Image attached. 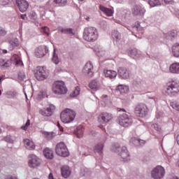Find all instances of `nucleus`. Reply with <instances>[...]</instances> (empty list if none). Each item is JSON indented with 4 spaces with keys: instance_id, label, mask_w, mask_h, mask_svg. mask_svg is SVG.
<instances>
[{
    "instance_id": "nucleus-17",
    "label": "nucleus",
    "mask_w": 179,
    "mask_h": 179,
    "mask_svg": "<svg viewBox=\"0 0 179 179\" xmlns=\"http://www.w3.org/2000/svg\"><path fill=\"white\" fill-rule=\"evenodd\" d=\"M117 73L122 79H128L129 78V72L124 67H120L117 70Z\"/></svg>"
},
{
    "instance_id": "nucleus-8",
    "label": "nucleus",
    "mask_w": 179,
    "mask_h": 179,
    "mask_svg": "<svg viewBox=\"0 0 179 179\" xmlns=\"http://www.w3.org/2000/svg\"><path fill=\"white\" fill-rule=\"evenodd\" d=\"M118 121L120 125L124 127H130L133 122L132 117L125 113L119 117Z\"/></svg>"
},
{
    "instance_id": "nucleus-3",
    "label": "nucleus",
    "mask_w": 179,
    "mask_h": 179,
    "mask_svg": "<svg viewBox=\"0 0 179 179\" xmlns=\"http://www.w3.org/2000/svg\"><path fill=\"white\" fill-rule=\"evenodd\" d=\"M112 150L115 152H118V155L120 157L121 162H128L129 160V152L127 149V147L120 148L118 144L114 145L112 147Z\"/></svg>"
},
{
    "instance_id": "nucleus-21",
    "label": "nucleus",
    "mask_w": 179,
    "mask_h": 179,
    "mask_svg": "<svg viewBox=\"0 0 179 179\" xmlns=\"http://www.w3.org/2000/svg\"><path fill=\"white\" fill-rule=\"evenodd\" d=\"M100 10L103 12L106 16H113V14L114 12L113 11V9L108 8L107 7H105L104 6H99Z\"/></svg>"
},
{
    "instance_id": "nucleus-48",
    "label": "nucleus",
    "mask_w": 179,
    "mask_h": 179,
    "mask_svg": "<svg viewBox=\"0 0 179 179\" xmlns=\"http://www.w3.org/2000/svg\"><path fill=\"white\" fill-rule=\"evenodd\" d=\"M165 3L167 4H172L173 3V0H164Z\"/></svg>"
},
{
    "instance_id": "nucleus-27",
    "label": "nucleus",
    "mask_w": 179,
    "mask_h": 179,
    "mask_svg": "<svg viewBox=\"0 0 179 179\" xmlns=\"http://www.w3.org/2000/svg\"><path fill=\"white\" fill-rule=\"evenodd\" d=\"M172 53L174 57H179V43H176L173 45Z\"/></svg>"
},
{
    "instance_id": "nucleus-62",
    "label": "nucleus",
    "mask_w": 179,
    "mask_h": 179,
    "mask_svg": "<svg viewBox=\"0 0 179 179\" xmlns=\"http://www.w3.org/2000/svg\"><path fill=\"white\" fill-rule=\"evenodd\" d=\"M1 94H2V91H1V90H0V96H1Z\"/></svg>"
},
{
    "instance_id": "nucleus-54",
    "label": "nucleus",
    "mask_w": 179,
    "mask_h": 179,
    "mask_svg": "<svg viewBox=\"0 0 179 179\" xmlns=\"http://www.w3.org/2000/svg\"><path fill=\"white\" fill-rule=\"evenodd\" d=\"M59 131H61L62 132H64V127H62V126H61L60 127H59Z\"/></svg>"
},
{
    "instance_id": "nucleus-35",
    "label": "nucleus",
    "mask_w": 179,
    "mask_h": 179,
    "mask_svg": "<svg viewBox=\"0 0 179 179\" xmlns=\"http://www.w3.org/2000/svg\"><path fill=\"white\" fill-rule=\"evenodd\" d=\"M54 2L58 6H65L66 5V0H54Z\"/></svg>"
},
{
    "instance_id": "nucleus-47",
    "label": "nucleus",
    "mask_w": 179,
    "mask_h": 179,
    "mask_svg": "<svg viewBox=\"0 0 179 179\" xmlns=\"http://www.w3.org/2000/svg\"><path fill=\"white\" fill-rule=\"evenodd\" d=\"M6 34V31L3 29V28L0 27V36H5Z\"/></svg>"
},
{
    "instance_id": "nucleus-29",
    "label": "nucleus",
    "mask_w": 179,
    "mask_h": 179,
    "mask_svg": "<svg viewBox=\"0 0 179 179\" xmlns=\"http://www.w3.org/2000/svg\"><path fill=\"white\" fill-rule=\"evenodd\" d=\"M9 44H10L9 50L10 51H12V50H13L15 47H17V45H19V40L17 38L11 40L9 41Z\"/></svg>"
},
{
    "instance_id": "nucleus-61",
    "label": "nucleus",
    "mask_w": 179,
    "mask_h": 179,
    "mask_svg": "<svg viewBox=\"0 0 179 179\" xmlns=\"http://www.w3.org/2000/svg\"><path fill=\"white\" fill-rule=\"evenodd\" d=\"M173 179H179L177 177H173Z\"/></svg>"
},
{
    "instance_id": "nucleus-13",
    "label": "nucleus",
    "mask_w": 179,
    "mask_h": 179,
    "mask_svg": "<svg viewBox=\"0 0 179 179\" xmlns=\"http://www.w3.org/2000/svg\"><path fill=\"white\" fill-rule=\"evenodd\" d=\"M54 111H55V106L52 104L50 105V106L48 107L46 109H41L39 111V113L41 114V115H43V117H51Z\"/></svg>"
},
{
    "instance_id": "nucleus-19",
    "label": "nucleus",
    "mask_w": 179,
    "mask_h": 179,
    "mask_svg": "<svg viewBox=\"0 0 179 179\" xmlns=\"http://www.w3.org/2000/svg\"><path fill=\"white\" fill-rule=\"evenodd\" d=\"M84 71L87 72L88 76H93V64H92V62H88L86 63Z\"/></svg>"
},
{
    "instance_id": "nucleus-24",
    "label": "nucleus",
    "mask_w": 179,
    "mask_h": 179,
    "mask_svg": "<svg viewBox=\"0 0 179 179\" xmlns=\"http://www.w3.org/2000/svg\"><path fill=\"white\" fill-rule=\"evenodd\" d=\"M43 155L45 157H46V159H54V152H52L50 148H45L43 150Z\"/></svg>"
},
{
    "instance_id": "nucleus-25",
    "label": "nucleus",
    "mask_w": 179,
    "mask_h": 179,
    "mask_svg": "<svg viewBox=\"0 0 179 179\" xmlns=\"http://www.w3.org/2000/svg\"><path fill=\"white\" fill-rule=\"evenodd\" d=\"M10 65H12V60L0 59V66H3V68H9Z\"/></svg>"
},
{
    "instance_id": "nucleus-9",
    "label": "nucleus",
    "mask_w": 179,
    "mask_h": 179,
    "mask_svg": "<svg viewBox=\"0 0 179 179\" xmlns=\"http://www.w3.org/2000/svg\"><path fill=\"white\" fill-rule=\"evenodd\" d=\"M164 174H166L164 168L162 166H158L152 171L151 177L154 179H162L164 177Z\"/></svg>"
},
{
    "instance_id": "nucleus-39",
    "label": "nucleus",
    "mask_w": 179,
    "mask_h": 179,
    "mask_svg": "<svg viewBox=\"0 0 179 179\" xmlns=\"http://www.w3.org/2000/svg\"><path fill=\"white\" fill-rule=\"evenodd\" d=\"M41 32L46 36H50V28L48 27H43L41 28Z\"/></svg>"
},
{
    "instance_id": "nucleus-33",
    "label": "nucleus",
    "mask_w": 179,
    "mask_h": 179,
    "mask_svg": "<svg viewBox=\"0 0 179 179\" xmlns=\"http://www.w3.org/2000/svg\"><path fill=\"white\" fill-rule=\"evenodd\" d=\"M103 148H104V145L101 143L98 144L95 146L94 151L96 153H101V151L103 150Z\"/></svg>"
},
{
    "instance_id": "nucleus-22",
    "label": "nucleus",
    "mask_w": 179,
    "mask_h": 179,
    "mask_svg": "<svg viewBox=\"0 0 179 179\" xmlns=\"http://www.w3.org/2000/svg\"><path fill=\"white\" fill-rule=\"evenodd\" d=\"M24 144L25 148H27L29 150H33L36 148L34 143L29 139H24Z\"/></svg>"
},
{
    "instance_id": "nucleus-5",
    "label": "nucleus",
    "mask_w": 179,
    "mask_h": 179,
    "mask_svg": "<svg viewBox=\"0 0 179 179\" xmlns=\"http://www.w3.org/2000/svg\"><path fill=\"white\" fill-rule=\"evenodd\" d=\"M179 92V84L175 81H171L167 83L165 87V93L169 96H176Z\"/></svg>"
},
{
    "instance_id": "nucleus-26",
    "label": "nucleus",
    "mask_w": 179,
    "mask_h": 179,
    "mask_svg": "<svg viewBox=\"0 0 179 179\" xmlns=\"http://www.w3.org/2000/svg\"><path fill=\"white\" fill-rule=\"evenodd\" d=\"M169 71L172 73H179V63H173L169 67Z\"/></svg>"
},
{
    "instance_id": "nucleus-28",
    "label": "nucleus",
    "mask_w": 179,
    "mask_h": 179,
    "mask_svg": "<svg viewBox=\"0 0 179 179\" xmlns=\"http://www.w3.org/2000/svg\"><path fill=\"white\" fill-rule=\"evenodd\" d=\"M85 133V127L83 126H78L76 131V134L78 138H82L83 136V134Z\"/></svg>"
},
{
    "instance_id": "nucleus-36",
    "label": "nucleus",
    "mask_w": 179,
    "mask_h": 179,
    "mask_svg": "<svg viewBox=\"0 0 179 179\" xmlns=\"http://www.w3.org/2000/svg\"><path fill=\"white\" fill-rule=\"evenodd\" d=\"M52 59V62H54V64H55L56 65L59 64V58H58V55L55 54V50L54 51L53 57Z\"/></svg>"
},
{
    "instance_id": "nucleus-44",
    "label": "nucleus",
    "mask_w": 179,
    "mask_h": 179,
    "mask_svg": "<svg viewBox=\"0 0 179 179\" xmlns=\"http://www.w3.org/2000/svg\"><path fill=\"white\" fill-rule=\"evenodd\" d=\"M30 125V120H27V122L25 123L24 126H22V129H24V131H26L27 128H29V126Z\"/></svg>"
},
{
    "instance_id": "nucleus-57",
    "label": "nucleus",
    "mask_w": 179,
    "mask_h": 179,
    "mask_svg": "<svg viewBox=\"0 0 179 179\" xmlns=\"http://www.w3.org/2000/svg\"><path fill=\"white\" fill-rule=\"evenodd\" d=\"M57 127H58V128H59L61 127V124H59V122H57Z\"/></svg>"
},
{
    "instance_id": "nucleus-50",
    "label": "nucleus",
    "mask_w": 179,
    "mask_h": 179,
    "mask_svg": "<svg viewBox=\"0 0 179 179\" xmlns=\"http://www.w3.org/2000/svg\"><path fill=\"white\" fill-rule=\"evenodd\" d=\"M48 179H54V175H52V173H50L48 176Z\"/></svg>"
},
{
    "instance_id": "nucleus-38",
    "label": "nucleus",
    "mask_w": 179,
    "mask_h": 179,
    "mask_svg": "<svg viewBox=\"0 0 179 179\" xmlns=\"http://www.w3.org/2000/svg\"><path fill=\"white\" fill-rule=\"evenodd\" d=\"M171 106L173 108V110H176V111H179V103L177 101H173L171 102Z\"/></svg>"
},
{
    "instance_id": "nucleus-14",
    "label": "nucleus",
    "mask_w": 179,
    "mask_h": 179,
    "mask_svg": "<svg viewBox=\"0 0 179 179\" xmlns=\"http://www.w3.org/2000/svg\"><path fill=\"white\" fill-rule=\"evenodd\" d=\"M132 13L134 16H144L146 10L141 6H135L132 9Z\"/></svg>"
},
{
    "instance_id": "nucleus-51",
    "label": "nucleus",
    "mask_w": 179,
    "mask_h": 179,
    "mask_svg": "<svg viewBox=\"0 0 179 179\" xmlns=\"http://www.w3.org/2000/svg\"><path fill=\"white\" fill-rule=\"evenodd\" d=\"M20 17L21 19H23V20H24V19H26V15H21Z\"/></svg>"
},
{
    "instance_id": "nucleus-52",
    "label": "nucleus",
    "mask_w": 179,
    "mask_h": 179,
    "mask_svg": "<svg viewBox=\"0 0 179 179\" xmlns=\"http://www.w3.org/2000/svg\"><path fill=\"white\" fill-rule=\"evenodd\" d=\"M176 142H177L178 145H179V134L176 137Z\"/></svg>"
},
{
    "instance_id": "nucleus-7",
    "label": "nucleus",
    "mask_w": 179,
    "mask_h": 179,
    "mask_svg": "<svg viewBox=\"0 0 179 179\" xmlns=\"http://www.w3.org/2000/svg\"><path fill=\"white\" fill-rule=\"evenodd\" d=\"M55 152L58 156H62V157H68L69 156L68 148L64 143H59L56 145Z\"/></svg>"
},
{
    "instance_id": "nucleus-4",
    "label": "nucleus",
    "mask_w": 179,
    "mask_h": 179,
    "mask_svg": "<svg viewBox=\"0 0 179 179\" xmlns=\"http://www.w3.org/2000/svg\"><path fill=\"white\" fill-rule=\"evenodd\" d=\"M52 92L55 94H65L68 92V89L65 86L64 81H55L52 85Z\"/></svg>"
},
{
    "instance_id": "nucleus-59",
    "label": "nucleus",
    "mask_w": 179,
    "mask_h": 179,
    "mask_svg": "<svg viewBox=\"0 0 179 179\" xmlns=\"http://www.w3.org/2000/svg\"><path fill=\"white\" fill-rule=\"evenodd\" d=\"M177 166H178V167H179V159L178 161Z\"/></svg>"
},
{
    "instance_id": "nucleus-49",
    "label": "nucleus",
    "mask_w": 179,
    "mask_h": 179,
    "mask_svg": "<svg viewBox=\"0 0 179 179\" xmlns=\"http://www.w3.org/2000/svg\"><path fill=\"white\" fill-rule=\"evenodd\" d=\"M117 111H122L123 113H127V110L124 108H117Z\"/></svg>"
},
{
    "instance_id": "nucleus-32",
    "label": "nucleus",
    "mask_w": 179,
    "mask_h": 179,
    "mask_svg": "<svg viewBox=\"0 0 179 179\" xmlns=\"http://www.w3.org/2000/svg\"><path fill=\"white\" fill-rule=\"evenodd\" d=\"M80 93V87H76L75 90H73L70 96L71 97H76V96H79Z\"/></svg>"
},
{
    "instance_id": "nucleus-42",
    "label": "nucleus",
    "mask_w": 179,
    "mask_h": 179,
    "mask_svg": "<svg viewBox=\"0 0 179 179\" xmlns=\"http://www.w3.org/2000/svg\"><path fill=\"white\" fill-rule=\"evenodd\" d=\"M152 128H153L157 132H162V127H160V126H159L157 124H152Z\"/></svg>"
},
{
    "instance_id": "nucleus-43",
    "label": "nucleus",
    "mask_w": 179,
    "mask_h": 179,
    "mask_svg": "<svg viewBox=\"0 0 179 179\" xmlns=\"http://www.w3.org/2000/svg\"><path fill=\"white\" fill-rule=\"evenodd\" d=\"M132 142L134 145H138V143L140 145H141V143H145V141L139 140L138 138H134L132 140Z\"/></svg>"
},
{
    "instance_id": "nucleus-40",
    "label": "nucleus",
    "mask_w": 179,
    "mask_h": 179,
    "mask_svg": "<svg viewBox=\"0 0 179 179\" xmlns=\"http://www.w3.org/2000/svg\"><path fill=\"white\" fill-rule=\"evenodd\" d=\"M43 135H44L45 138H46V139L50 140V139H52V138H54L52 133H50L48 131H44Z\"/></svg>"
},
{
    "instance_id": "nucleus-15",
    "label": "nucleus",
    "mask_w": 179,
    "mask_h": 179,
    "mask_svg": "<svg viewBox=\"0 0 179 179\" xmlns=\"http://www.w3.org/2000/svg\"><path fill=\"white\" fill-rule=\"evenodd\" d=\"M16 3L20 12H26L29 9V2L26 0H17Z\"/></svg>"
},
{
    "instance_id": "nucleus-6",
    "label": "nucleus",
    "mask_w": 179,
    "mask_h": 179,
    "mask_svg": "<svg viewBox=\"0 0 179 179\" xmlns=\"http://www.w3.org/2000/svg\"><path fill=\"white\" fill-rule=\"evenodd\" d=\"M134 113L136 117L143 118V117H146V115H148L149 113V108L145 103H138L136 106Z\"/></svg>"
},
{
    "instance_id": "nucleus-55",
    "label": "nucleus",
    "mask_w": 179,
    "mask_h": 179,
    "mask_svg": "<svg viewBox=\"0 0 179 179\" xmlns=\"http://www.w3.org/2000/svg\"><path fill=\"white\" fill-rule=\"evenodd\" d=\"M8 53V50H3V54H7Z\"/></svg>"
},
{
    "instance_id": "nucleus-16",
    "label": "nucleus",
    "mask_w": 179,
    "mask_h": 179,
    "mask_svg": "<svg viewBox=\"0 0 179 179\" xmlns=\"http://www.w3.org/2000/svg\"><path fill=\"white\" fill-rule=\"evenodd\" d=\"M47 54V48L44 46H39L35 51L36 58H43Z\"/></svg>"
},
{
    "instance_id": "nucleus-2",
    "label": "nucleus",
    "mask_w": 179,
    "mask_h": 179,
    "mask_svg": "<svg viewBox=\"0 0 179 179\" xmlns=\"http://www.w3.org/2000/svg\"><path fill=\"white\" fill-rule=\"evenodd\" d=\"M76 112L71 108H66L60 113V120L64 124H69L75 120Z\"/></svg>"
},
{
    "instance_id": "nucleus-60",
    "label": "nucleus",
    "mask_w": 179,
    "mask_h": 179,
    "mask_svg": "<svg viewBox=\"0 0 179 179\" xmlns=\"http://www.w3.org/2000/svg\"><path fill=\"white\" fill-rule=\"evenodd\" d=\"M85 0H78L79 2H83Z\"/></svg>"
},
{
    "instance_id": "nucleus-34",
    "label": "nucleus",
    "mask_w": 179,
    "mask_h": 179,
    "mask_svg": "<svg viewBox=\"0 0 179 179\" xmlns=\"http://www.w3.org/2000/svg\"><path fill=\"white\" fill-rule=\"evenodd\" d=\"M112 37L114 40H120L121 38V34L117 31H113L112 32Z\"/></svg>"
},
{
    "instance_id": "nucleus-20",
    "label": "nucleus",
    "mask_w": 179,
    "mask_h": 179,
    "mask_svg": "<svg viewBox=\"0 0 179 179\" xmlns=\"http://www.w3.org/2000/svg\"><path fill=\"white\" fill-rule=\"evenodd\" d=\"M103 73L106 78H109V79H114L117 77V71L113 70H104Z\"/></svg>"
},
{
    "instance_id": "nucleus-31",
    "label": "nucleus",
    "mask_w": 179,
    "mask_h": 179,
    "mask_svg": "<svg viewBox=\"0 0 179 179\" xmlns=\"http://www.w3.org/2000/svg\"><path fill=\"white\" fill-rule=\"evenodd\" d=\"M117 90L122 94L123 93H127V90H128V87L124 85H119L117 87Z\"/></svg>"
},
{
    "instance_id": "nucleus-12",
    "label": "nucleus",
    "mask_w": 179,
    "mask_h": 179,
    "mask_svg": "<svg viewBox=\"0 0 179 179\" xmlns=\"http://www.w3.org/2000/svg\"><path fill=\"white\" fill-rule=\"evenodd\" d=\"M35 78L38 80H44V79H47V73H45L44 67H38L36 72L35 73Z\"/></svg>"
},
{
    "instance_id": "nucleus-37",
    "label": "nucleus",
    "mask_w": 179,
    "mask_h": 179,
    "mask_svg": "<svg viewBox=\"0 0 179 179\" xmlns=\"http://www.w3.org/2000/svg\"><path fill=\"white\" fill-rule=\"evenodd\" d=\"M62 33H64L65 34H71L72 36H73V32L72 31V29L71 28H66L62 29Z\"/></svg>"
},
{
    "instance_id": "nucleus-30",
    "label": "nucleus",
    "mask_w": 179,
    "mask_h": 179,
    "mask_svg": "<svg viewBox=\"0 0 179 179\" xmlns=\"http://www.w3.org/2000/svg\"><path fill=\"white\" fill-rule=\"evenodd\" d=\"M148 3L152 8H155V6H160V5H162V3H160L159 0H150Z\"/></svg>"
},
{
    "instance_id": "nucleus-41",
    "label": "nucleus",
    "mask_w": 179,
    "mask_h": 179,
    "mask_svg": "<svg viewBox=\"0 0 179 179\" xmlns=\"http://www.w3.org/2000/svg\"><path fill=\"white\" fill-rule=\"evenodd\" d=\"M45 94H47V91H45V90H41L38 94V98L43 99V97H44Z\"/></svg>"
},
{
    "instance_id": "nucleus-56",
    "label": "nucleus",
    "mask_w": 179,
    "mask_h": 179,
    "mask_svg": "<svg viewBox=\"0 0 179 179\" xmlns=\"http://www.w3.org/2000/svg\"><path fill=\"white\" fill-rule=\"evenodd\" d=\"M13 58H17V55H13V57H12V59H13Z\"/></svg>"
},
{
    "instance_id": "nucleus-10",
    "label": "nucleus",
    "mask_w": 179,
    "mask_h": 179,
    "mask_svg": "<svg viewBox=\"0 0 179 179\" xmlns=\"http://www.w3.org/2000/svg\"><path fill=\"white\" fill-rule=\"evenodd\" d=\"M113 120V115L107 112H102L98 116V122L99 124H107V122Z\"/></svg>"
},
{
    "instance_id": "nucleus-58",
    "label": "nucleus",
    "mask_w": 179,
    "mask_h": 179,
    "mask_svg": "<svg viewBox=\"0 0 179 179\" xmlns=\"http://www.w3.org/2000/svg\"><path fill=\"white\" fill-rule=\"evenodd\" d=\"M25 77H26V76L23 75L22 77V79H24Z\"/></svg>"
},
{
    "instance_id": "nucleus-11",
    "label": "nucleus",
    "mask_w": 179,
    "mask_h": 179,
    "mask_svg": "<svg viewBox=\"0 0 179 179\" xmlns=\"http://www.w3.org/2000/svg\"><path fill=\"white\" fill-rule=\"evenodd\" d=\"M41 164V159L36 155H29V166L32 169H36Z\"/></svg>"
},
{
    "instance_id": "nucleus-23",
    "label": "nucleus",
    "mask_w": 179,
    "mask_h": 179,
    "mask_svg": "<svg viewBox=\"0 0 179 179\" xmlns=\"http://www.w3.org/2000/svg\"><path fill=\"white\" fill-rule=\"evenodd\" d=\"M89 86L92 90H94V92H96V90L100 89V84L96 80L91 81L89 84Z\"/></svg>"
},
{
    "instance_id": "nucleus-45",
    "label": "nucleus",
    "mask_w": 179,
    "mask_h": 179,
    "mask_svg": "<svg viewBox=\"0 0 179 179\" xmlns=\"http://www.w3.org/2000/svg\"><path fill=\"white\" fill-rule=\"evenodd\" d=\"M9 3V0H0V5H8Z\"/></svg>"
},
{
    "instance_id": "nucleus-63",
    "label": "nucleus",
    "mask_w": 179,
    "mask_h": 179,
    "mask_svg": "<svg viewBox=\"0 0 179 179\" xmlns=\"http://www.w3.org/2000/svg\"><path fill=\"white\" fill-rule=\"evenodd\" d=\"M1 80H2V78H0V83H1Z\"/></svg>"
},
{
    "instance_id": "nucleus-1",
    "label": "nucleus",
    "mask_w": 179,
    "mask_h": 179,
    "mask_svg": "<svg viewBox=\"0 0 179 179\" xmlns=\"http://www.w3.org/2000/svg\"><path fill=\"white\" fill-rule=\"evenodd\" d=\"M99 38V31L96 27H87L84 29L83 39L89 43H94Z\"/></svg>"
},
{
    "instance_id": "nucleus-18",
    "label": "nucleus",
    "mask_w": 179,
    "mask_h": 179,
    "mask_svg": "<svg viewBox=\"0 0 179 179\" xmlns=\"http://www.w3.org/2000/svg\"><path fill=\"white\" fill-rule=\"evenodd\" d=\"M62 177L68 178L71 176V168L68 166H64L61 168Z\"/></svg>"
},
{
    "instance_id": "nucleus-46",
    "label": "nucleus",
    "mask_w": 179,
    "mask_h": 179,
    "mask_svg": "<svg viewBox=\"0 0 179 179\" xmlns=\"http://www.w3.org/2000/svg\"><path fill=\"white\" fill-rule=\"evenodd\" d=\"M15 65H17V66H22L23 65V62H22V60L20 59H17L15 62Z\"/></svg>"
},
{
    "instance_id": "nucleus-53",
    "label": "nucleus",
    "mask_w": 179,
    "mask_h": 179,
    "mask_svg": "<svg viewBox=\"0 0 179 179\" xmlns=\"http://www.w3.org/2000/svg\"><path fill=\"white\" fill-rule=\"evenodd\" d=\"M107 97H108L107 94H103L102 95L101 99H107Z\"/></svg>"
}]
</instances>
